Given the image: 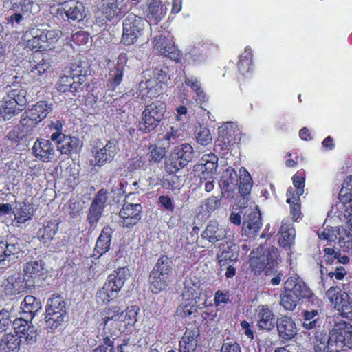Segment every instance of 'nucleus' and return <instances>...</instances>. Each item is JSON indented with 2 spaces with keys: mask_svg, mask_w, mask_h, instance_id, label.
Returning <instances> with one entry per match:
<instances>
[{
  "mask_svg": "<svg viewBox=\"0 0 352 352\" xmlns=\"http://www.w3.org/2000/svg\"><path fill=\"white\" fill-rule=\"evenodd\" d=\"M257 326L259 329L270 331L275 326L274 315L267 306L262 305L256 309Z\"/></svg>",
  "mask_w": 352,
  "mask_h": 352,
  "instance_id": "obj_20",
  "label": "nucleus"
},
{
  "mask_svg": "<svg viewBox=\"0 0 352 352\" xmlns=\"http://www.w3.org/2000/svg\"><path fill=\"white\" fill-rule=\"evenodd\" d=\"M150 150V159L151 161L156 163L159 162L166 155V151L164 148L157 147L156 146H151Z\"/></svg>",
  "mask_w": 352,
  "mask_h": 352,
  "instance_id": "obj_63",
  "label": "nucleus"
},
{
  "mask_svg": "<svg viewBox=\"0 0 352 352\" xmlns=\"http://www.w3.org/2000/svg\"><path fill=\"white\" fill-rule=\"evenodd\" d=\"M298 302V300L296 299V297L290 291L286 290V292L280 297V305L285 310L292 311L296 308Z\"/></svg>",
  "mask_w": 352,
  "mask_h": 352,
  "instance_id": "obj_54",
  "label": "nucleus"
},
{
  "mask_svg": "<svg viewBox=\"0 0 352 352\" xmlns=\"http://www.w3.org/2000/svg\"><path fill=\"white\" fill-rule=\"evenodd\" d=\"M116 327L104 322V330L102 333L103 337V342L105 345L112 347L113 345V340L117 336Z\"/></svg>",
  "mask_w": 352,
  "mask_h": 352,
  "instance_id": "obj_53",
  "label": "nucleus"
},
{
  "mask_svg": "<svg viewBox=\"0 0 352 352\" xmlns=\"http://www.w3.org/2000/svg\"><path fill=\"white\" fill-rule=\"evenodd\" d=\"M314 346L316 352H338L334 342L330 340V333L327 335L323 331H317L315 334Z\"/></svg>",
  "mask_w": 352,
  "mask_h": 352,
  "instance_id": "obj_25",
  "label": "nucleus"
},
{
  "mask_svg": "<svg viewBox=\"0 0 352 352\" xmlns=\"http://www.w3.org/2000/svg\"><path fill=\"white\" fill-rule=\"evenodd\" d=\"M14 333L3 336L0 342V352H19L21 338L18 336L17 332Z\"/></svg>",
  "mask_w": 352,
  "mask_h": 352,
  "instance_id": "obj_28",
  "label": "nucleus"
},
{
  "mask_svg": "<svg viewBox=\"0 0 352 352\" xmlns=\"http://www.w3.org/2000/svg\"><path fill=\"white\" fill-rule=\"evenodd\" d=\"M112 229L110 227H104L96 243L95 251L101 256L106 253L110 248Z\"/></svg>",
  "mask_w": 352,
  "mask_h": 352,
  "instance_id": "obj_32",
  "label": "nucleus"
},
{
  "mask_svg": "<svg viewBox=\"0 0 352 352\" xmlns=\"http://www.w3.org/2000/svg\"><path fill=\"white\" fill-rule=\"evenodd\" d=\"M21 307L24 314L30 315V320L33 319L42 307L41 301L33 296H26Z\"/></svg>",
  "mask_w": 352,
  "mask_h": 352,
  "instance_id": "obj_34",
  "label": "nucleus"
},
{
  "mask_svg": "<svg viewBox=\"0 0 352 352\" xmlns=\"http://www.w3.org/2000/svg\"><path fill=\"white\" fill-rule=\"evenodd\" d=\"M339 229L338 228H324L323 231L318 232V237L321 239L328 240L329 241H333L337 239L338 234H339Z\"/></svg>",
  "mask_w": 352,
  "mask_h": 352,
  "instance_id": "obj_61",
  "label": "nucleus"
},
{
  "mask_svg": "<svg viewBox=\"0 0 352 352\" xmlns=\"http://www.w3.org/2000/svg\"><path fill=\"white\" fill-rule=\"evenodd\" d=\"M166 110V104L160 101L146 106L139 121V131L143 133L153 131L163 120Z\"/></svg>",
  "mask_w": 352,
  "mask_h": 352,
  "instance_id": "obj_4",
  "label": "nucleus"
},
{
  "mask_svg": "<svg viewBox=\"0 0 352 352\" xmlns=\"http://www.w3.org/2000/svg\"><path fill=\"white\" fill-rule=\"evenodd\" d=\"M150 289L153 294H158L164 290L170 283L171 279L152 270L148 278Z\"/></svg>",
  "mask_w": 352,
  "mask_h": 352,
  "instance_id": "obj_29",
  "label": "nucleus"
},
{
  "mask_svg": "<svg viewBox=\"0 0 352 352\" xmlns=\"http://www.w3.org/2000/svg\"><path fill=\"white\" fill-rule=\"evenodd\" d=\"M50 67V63L47 60L43 58L38 61H30V72H34L37 71L38 74L45 73Z\"/></svg>",
  "mask_w": 352,
  "mask_h": 352,
  "instance_id": "obj_57",
  "label": "nucleus"
},
{
  "mask_svg": "<svg viewBox=\"0 0 352 352\" xmlns=\"http://www.w3.org/2000/svg\"><path fill=\"white\" fill-rule=\"evenodd\" d=\"M34 155L43 162L51 161L55 154L54 147L50 140H37L32 148Z\"/></svg>",
  "mask_w": 352,
  "mask_h": 352,
  "instance_id": "obj_21",
  "label": "nucleus"
},
{
  "mask_svg": "<svg viewBox=\"0 0 352 352\" xmlns=\"http://www.w3.org/2000/svg\"><path fill=\"white\" fill-rule=\"evenodd\" d=\"M107 191L104 189L100 190L94 199L92 201L87 215V221L91 228H96L102 217L107 201Z\"/></svg>",
  "mask_w": 352,
  "mask_h": 352,
  "instance_id": "obj_12",
  "label": "nucleus"
},
{
  "mask_svg": "<svg viewBox=\"0 0 352 352\" xmlns=\"http://www.w3.org/2000/svg\"><path fill=\"white\" fill-rule=\"evenodd\" d=\"M34 286V281L24 277L20 273L9 276L3 283V290L6 295L13 296L25 292Z\"/></svg>",
  "mask_w": 352,
  "mask_h": 352,
  "instance_id": "obj_10",
  "label": "nucleus"
},
{
  "mask_svg": "<svg viewBox=\"0 0 352 352\" xmlns=\"http://www.w3.org/2000/svg\"><path fill=\"white\" fill-rule=\"evenodd\" d=\"M335 324L330 331V340L334 342L335 346H347L352 349V325L340 319V317H333Z\"/></svg>",
  "mask_w": 352,
  "mask_h": 352,
  "instance_id": "obj_9",
  "label": "nucleus"
},
{
  "mask_svg": "<svg viewBox=\"0 0 352 352\" xmlns=\"http://www.w3.org/2000/svg\"><path fill=\"white\" fill-rule=\"evenodd\" d=\"M10 311L5 308L0 309V334L6 332L10 326L12 319Z\"/></svg>",
  "mask_w": 352,
  "mask_h": 352,
  "instance_id": "obj_59",
  "label": "nucleus"
},
{
  "mask_svg": "<svg viewBox=\"0 0 352 352\" xmlns=\"http://www.w3.org/2000/svg\"><path fill=\"white\" fill-rule=\"evenodd\" d=\"M117 145L114 141H109L106 145L96 151L95 154V164L101 166L110 162L117 154Z\"/></svg>",
  "mask_w": 352,
  "mask_h": 352,
  "instance_id": "obj_24",
  "label": "nucleus"
},
{
  "mask_svg": "<svg viewBox=\"0 0 352 352\" xmlns=\"http://www.w3.org/2000/svg\"><path fill=\"white\" fill-rule=\"evenodd\" d=\"M201 237L214 244L226 237V231L218 222L210 221L201 234Z\"/></svg>",
  "mask_w": 352,
  "mask_h": 352,
  "instance_id": "obj_22",
  "label": "nucleus"
},
{
  "mask_svg": "<svg viewBox=\"0 0 352 352\" xmlns=\"http://www.w3.org/2000/svg\"><path fill=\"white\" fill-rule=\"evenodd\" d=\"M153 270L171 279L173 276V262L168 256H163L157 260Z\"/></svg>",
  "mask_w": 352,
  "mask_h": 352,
  "instance_id": "obj_42",
  "label": "nucleus"
},
{
  "mask_svg": "<svg viewBox=\"0 0 352 352\" xmlns=\"http://www.w3.org/2000/svg\"><path fill=\"white\" fill-rule=\"evenodd\" d=\"M197 345L195 333L192 331H186L179 341V352H194Z\"/></svg>",
  "mask_w": 352,
  "mask_h": 352,
  "instance_id": "obj_41",
  "label": "nucleus"
},
{
  "mask_svg": "<svg viewBox=\"0 0 352 352\" xmlns=\"http://www.w3.org/2000/svg\"><path fill=\"white\" fill-rule=\"evenodd\" d=\"M167 79L166 74L162 70H157L154 72L153 76L147 79L144 82L141 81L140 88L145 85V88H164L166 86L165 81Z\"/></svg>",
  "mask_w": 352,
  "mask_h": 352,
  "instance_id": "obj_37",
  "label": "nucleus"
},
{
  "mask_svg": "<svg viewBox=\"0 0 352 352\" xmlns=\"http://www.w3.org/2000/svg\"><path fill=\"white\" fill-rule=\"evenodd\" d=\"M336 308L340 311V315L342 317L352 320V300L346 293L336 298Z\"/></svg>",
  "mask_w": 352,
  "mask_h": 352,
  "instance_id": "obj_35",
  "label": "nucleus"
},
{
  "mask_svg": "<svg viewBox=\"0 0 352 352\" xmlns=\"http://www.w3.org/2000/svg\"><path fill=\"white\" fill-rule=\"evenodd\" d=\"M128 12V0H102L96 13V21L99 25H107L119 21Z\"/></svg>",
  "mask_w": 352,
  "mask_h": 352,
  "instance_id": "obj_2",
  "label": "nucleus"
},
{
  "mask_svg": "<svg viewBox=\"0 0 352 352\" xmlns=\"http://www.w3.org/2000/svg\"><path fill=\"white\" fill-rule=\"evenodd\" d=\"M21 111L22 109L17 107L15 102L6 96L0 101V121L10 120Z\"/></svg>",
  "mask_w": 352,
  "mask_h": 352,
  "instance_id": "obj_27",
  "label": "nucleus"
},
{
  "mask_svg": "<svg viewBox=\"0 0 352 352\" xmlns=\"http://www.w3.org/2000/svg\"><path fill=\"white\" fill-rule=\"evenodd\" d=\"M194 150L190 144L185 143L176 146L165 161V169L171 174L175 173L192 161Z\"/></svg>",
  "mask_w": 352,
  "mask_h": 352,
  "instance_id": "obj_5",
  "label": "nucleus"
},
{
  "mask_svg": "<svg viewBox=\"0 0 352 352\" xmlns=\"http://www.w3.org/2000/svg\"><path fill=\"white\" fill-rule=\"evenodd\" d=\"M65 318V315H63L61 313L59 314L58 312H52V311L50 313L45 314L44 324L41 325L51 329H56L64 322Z\"/></svg>",
  "mask_w": 352,
  "mask_h": 352,
  "instance_id": "obj_48",
  "label": "nucleus"
},
{
  "mask_svg": "<svg viewBox=\"0 0 352 352\" xmlns=\"http://www.w3.org/2000/svg\"><path fill=\"white\" fill-rule=\"evenodd\" d=\"M32 38L28 39L26 47L32 51H44L51 49L62 35L59 30H47L34 28L30 30Z\"/></svg>",
  "mask_w": 352,
  "mask_h": 352,
  "instance_id": "obj_3",
  "label": "nucleus"
},
{
  "mask_svg": "<svg viewBox=\"0 0 352 352\" xmlns=\"http://www.w3.org/2000/svg\"><path fill=\"white\" fill-rule=\"evenodd\" d=\"M220 206L221 199H218L217 197L212 196L204 201L201 205V208L203 212L210 213L215 211Z\"/></svg>",
  "mask_w": 352,
  "mask_h": 352,
  "instance_id": "obj_56",
  "label": "nucleus"
},
{
  "mask_svg": "<svg viewBox=\"0 0 352 352\" xmlns=\"http://www.w3.org/2000/svg\"><path fill=\"white\" fill-rule=\"evenodd\" d=\"M147 19L155 23L158 22L162 16V5L160 0H147L146 10Z\"/></svg>",
  "mask_w": 352,
  "mask_h": 352,
  "instance_id": "obj_38",
  "label": "nucleus"
},
{
  "mask_svg": "<svg viewBox=\"0 0 352 352\" xmlns=\"http://www.w3.org/2000/svg\"><path fill=\"white\" fill-rule=\"evenodd\" d=\"M56 16H63L65 14L69 21H81L85 17V6L74 0L65 1L59 4L56 10Z\"/></svg>",
  "mask_w": 352,
  "mask_h": 352,
  "instance_id": "obj_14",
  "label": "nucleus"
},
{
  "mask_svg": "<svg viewBox=\"0 0 352 352\" xmlns=\"http://www.w3.org/2000/svg\"><path fill=\"white\" fill-rule=\"evenodd\" d=\"M243 172L245 173V177L243 178V181L241 182L240 185L239 186V193L243 196L245 197L248 195L252 189V185L251 184V177L250 175L246 171V170H243ZM247 202V200L245 197L242 199L241 201H239V204H241V206L242 205H245V204Z\"/></svg>",
  "mask_w": 352,
  "mask_h": 352,
  "instance_id": "obj_51",
  "label": "nucleus"
},
{
  "mask_svg": "<svg viewBox=\"0 0 352 352\" xmlns=\"http://www.w3.org/2000/svg\"><path fill=\"white\" fill-rule=\"evenodd\" d=\"M124 72L120 69L113 68L109 73V83L111 86L116 87L122 81Z\"/></svg>",
  "mask_w": 352,
  "mask_h": 352,
  "instance_id": "obj_60",
  "label": "nucleus"
},
{
  "mask_svg": "<svg viewBox=\"0 0 352 352\" xmlns=\"http://www.w3.org/2000/svg\"><path fill=\"white\" fill-rule=\"evenodd\" d=\"M12 102H15L16 107H23L30 100L27 89H11L6 96Z\"/></svg>",
  "mask_w": 352,
  "mask_h": 352,
  "instance_id": "obj_45",
  "label": "nucleus"
},
{
  "mask_svg": "<svg viewBox=\"0 0 352 352\" xmlns=\"http://www.w3.org/2000/svg\"><path fill=\"white\" fill-rule=\"evenodd\" d=\"M287 202L290 205V214L294 221H296L301 212L300 205L299 204L300 198L295 196L294 190L292 188H289L287 192Z\"/></svg>",
  "mask_w": 352,
  "mask_h": 352,
  "instance_id": "obj_43",
  "label": "nucleus"
},
{
  "mask_svg": "<svg viewBox=\"0 0 352 352\" xmlns=\"http://www.w3.org/2000/svg\"><path fill=\"white\" fill-rule=\"evenodd\" d=\"M51 111L52 108L50 106L47 105L44 101H40L30 109L25 111L24 114L38 124Z\"/></svg>",
  "mask_w": 352,
  "mask_h": 352,
  "instance_id": "obj_30",
  "label": "nucleus"
},
{
  "mask_svg": "<svg viewBox=\"0 0 352 352\" xmlns=\"http://www.w3.org/2000/svg\"><path fill=\"white\" fill-rule=\"evenodd\" d=\"M238 250V246L232 242L221 243L219 252L217 254L220 265L223 266L227 261H232L236 260Z\"/></svg>",
  "mask_w": 352,
  "mask_h": 352,
  "instance_id": "obj_26",
  "label": "nucleus"
},
{
  "mask_svg": "<svg viewBox=\"0 0 352 352\" xmlns=\"http://www.w3.org/2000/svg\"><path fill=\"white\" fill-rule=\"evenodd\" d=\"M206 303V295L199 289L190 302H182L177 309V312L183 317L192 314L195 315L198 311V309L205 306Z\"/></svg>",
  "mask_w": 352,
  "mask_h": 352,
  "instance_id": "obj_17",
  "label": "nucleus"
},
{
  "mask_svg": "<svg viewBox=\"0 0 352 352\" xmlns=\"http://www.w3.org/2000/svg\"><path fill=\"white\" fill-rule=\"evenodd\" d=\"M130 277L127 267H119L107 277L104 286L97 293L98 304H106L118 296V292L123 287L125 281Z\"/></svg>",
  "mask_w": 352,
  "mask_h": 352,
  "instance_id": "obj_1",
  "label": "nucleus"
},
{
  "mask_svg": "<svg viewBox=\"0 0 352 352\" xmlns=\"http://www.w3.org/2000/svg\"><path fill=\"white\" fill-rule=\"evenodd\" d=\"M153 48L159 54L168 57L177 63H179L182 58V53L176 47L173 37L168 30H162L160 34L154 37Z\"/></svg>",
  "mask_w": 352,
  "mask_h": 352,
  "instance_id": "obj_6",
  "label": "nucleus"
},
{
  "mask_svg": "<svg viewBox=\"0 0 352 352\" xmlns=\"http://www.w3.org/2000/svg\"><path fill=\"white\" fill-rule=\"evenodd\" d=\"M32 216V208L25 203H23V204L20 206V208L17 209L14 212V219L12 221V225L19 227L21 224L30 219Z\"/></svg>",
  "mask_w": 352,
  "mask_h": 352,
  "instance_id": "obj_44",
  "label": "nucleus"
},
{
  "mask_svg": "<svg viewBox=\"0 0 352 352\" xmlns=\"http://www.w3.org/2000/svg\"><path fill=\"white\" fill-rule=\"evenodd\" d=\"M236 124L233 122H226L223 126L219 128V138L218 142H222L223 145L227 147L232 141V133Z\"/></svg>",
  "mask_w": 352,
  "mask_h": 352,
  "instance_id": "obj_46",
  "label": "nucleus"
},
{
  "mask_svg": "<svg viewBox=\"0 0 352 352\" xmlns=\"http://www.w3.org/2000/svg\"><path fill=\"white\" fill-rule=\"evenodd\" d=\"M43 265L41 261H30L26 263L23 267L25 276L34 281V278L43 274Z\"/></svg>",
  "mask_w": 352,
  "mask_h": 352,
  "instance_id": "obj_39",
  "label": "nucleus"
},
{
  "mask_svg": "<svg viewBox=\"0 0 352 352\" xmlns=\"http://www.w3.org/2000/svg\"><path fill=\"white\" fill-rule=\"evenodd\" d=\"M242 223V233L249 238H255L262 227L261 214L258 210L246 208Z\"/></svg>",
  "mask_w": 352,
  "mask_h": 352,
  "instance_id": "obj_11",
  "label": "nucleus"
},
{
  "mask_svg": "<svg viewBox=\"0 0 352 352\" xmlns=\"http://www.w3.org/2000/svg\"><path fill=\"white\" fill-rule=\"evenodd\" d=\"M142 209L140 204H133L125 201L119 212V216L122 219V226L126 228L135 226L141 219Z\"/></svg>",
  "mask_w": 352,
  "mask_h": 352,
  "instance_id": "obj_15",
  "label": "nucleus"
},
{
  "mask_svg": "<svg viewBox=\"0 0 352 352\" xmlns=\"http://www.w3.org/2000/svg\"><path fill=\"white\" fill-rule=\"evenodd\" d=\"M18 336L21 338V343L25 342L27 344H30L36 342L37 333L34 327H20Z\"/></svg>",
  "mask_w": 352,
  "mask_h": 352,
  "instance_id": "obj_49",
  "label": "nucleus"
},
{
  "mask_svg": "<svg viewBox=\"0 0 352 352\" xmlns=\"http://www.w3.org/2000/svg\"><path fill=\"white\" fill-rule=\"evenodd\" d=\"M199 286L196 283H192L191 281L186 280L184 283V287L182 291L183 302H188L190 301L195 295L199 292Z\"/></svg>",
  "mask_w": 352,
  "mask_h": 352,
  "instance_id": "obj_52",
  "label": "nucleus"
},
{
  "mask_svg": "<svg viewBox=\"0 0 352 352\" xmlns=\"http://www.w3.org/2000/svg\"><path fill=\"white\" fill-rule=\"evenodd\" d=\"M254 252H251L250 265L256 270L260 271L266 269V272L270 270L278 259V250L271 248L265 250L260 256H255Z\"/></svg>",
  "mask_w": 352,
  "mask_h": 352,
  "instance_id": "obj_13",
  "label": "nucleus"
},
{
  "mask_svg": "<svg viewBox=\"0 0 352 352\" xmlns=\"http://www.w3.org/2000/svg\"><path fill=\"white\" fill-rule=\"evenodd\" d=\"M58 230V224L56 222H47L40 229L39 234L45 243L54 239Z\"/></svg>",
  "mask_w": 352,
  "mask_h": 352,
  "instance_id": "obj_50",
  "label": "nucleus"
},
{
  "mask_svg": "<svg viewBox=\"0 0 352 352\" xmlns=\"http://www.w3.org/2000/svg\"><path fill=\"white\" fill-rule=\"evenodd\" d=\"M285 288L287 291H290L298 301L301 299L309 298L314 295L305 283L295 277H290L285 281Z\"/></svg>",
  "mask_w": 352,
  "mask_h": 352,
  "instance_id": "obj_18",
  "label": "nucleus"
},
{
  "mask_svg": "<svg viewBox=\"0 0 352 352\" xmlns=\"http://www.w3.org/2000/svg\"><path fill=\"white\" fill-rule=\"evenodd\" d=\"M34 6L32 0H16L14 3H12L10 10L14 11H20L22 14L32 12V9Z\"/></svg>",
  "mask_w": 352,
  "mask_h": 352,
  "instance_id": "obj_55",
  "label": "nucleus"
},
{
  "mask_svg": "<svg viewBox=\"0 0 352 352\" xmlns=\"http://www.w3.org/2000/svg\"><path fill=\"white\" fill-rule=\"evenodd\" d=\"M197 142L201 145L206 146L212 142L210 132L207 128H201L197 133Z\"/></svg>",
  "mask_w": 352,
  "mask_h": 352,
  "instance_id": "obj_62",
  "label": "nucleus"
},
{
  "mask_svg": "<svg viewBox=\"0 0 352 352\" xmlns=\"http://www.w3.org/2000/svg\"><path fill=\"white\" fill-rule=\"evenodd\" d=\"M123 311H122L118 307H113L112 308H109L107 310V316L105 317V322L109 324L108 322L109 320H119L123 316Z\"/></svg>",
  "mask_w": 352,
  "mask_h": 352,
  "instance_id": "obj_64",
  "label": "nucleus"
},
{
  "mask_svg": "<svg viewBox=\"0 0 352 352\" xmlns=\"http://www.w3.org/2000/svg\"><path fill=\"white\" fill-rule=\"evenodd\" d=\"M238 184V175L235 170L228 168L223 171L220 186L223 189L233 191Z\"/></svg>",
  "mask_w": 352,
  "mask_h": 352,
  "instance_id": "obj_40",
  "label": "nucleus"
},
{
  "mask_svg": "<svg viewBox=\"0 0 352 352\" xmlns=\"http://www.w3.org/2000/svg\"><path fill=\"white\" fill-rule=\"evenodd\" d=\"M6 250L5 252L7 254V259L8 261L11 260L10 257L14 256L16 258L22 251L23 243L21 239L14 236H11L8 239L6 243H5Z\"/></svg>",
  "mask_w": 352,
  "mask_h": 352,
  "instance_id": "obj_36",
  "label": "nucleus"
},
{
  "mask_svg": "<svg viewBox=\"0 0 352 352\" xmlns=\"http://www.w3.org/2000/svg\"><path fill=\"white\" fill-rule=\"evenodd\" d=\"M252 58V50L248 46L245 48L244 52L239 56L237 63L239 72L243 76H245L252 72L254 67Z\"/></svg>",
  "mask_w": 352,
  "mask_h": 352,
  "instance_id": "obj_31",
  "label": "nucleus"
},
{
  "mask_svg": "<svg viewBox=\"0 0 352 352\" xmlns=\"http://www.w3.org/2000/svg\"><path fill=\"white\" fill-rule=\"evenodd\" d=\"M280 236L278 239V243L280 247L290 250L295 243L296 231L294 227L289 223V221L284 219L279 230Z\"/></svg>",
  "mask_w": 352,
  "mask_h": 352,
  "instance_id": "obj_23",
  "label": "nucleus"
},
{
  "mask_svg": "<svg viewBox=\"0 0 352 352\" xmlns=\"http://www.w3.org/2000/svg\"><path fill=\"white\" fill-rule=\"evenodd\" d=\"M81 147V142L76 137H63L57 145V149L62 153L68 155L71 152H77Z\"/></svg>",
  "mask_w": 352,
  "mask_h": 352,
  "instance_id": "obj_33",
  "label": "nucleus"
},
{
  "mask_svg": "<svg viewBox=\"0 0 352 352\" xmlns=\"http://www.w3.org/2000/svg\"><path fill=\"white\" fill-rule=\"evenodd\" d=\"M37 124V122L23 113L17 128L10 131L8 137L15 142L23 140L34 133Z\"/></svg>",
  "mask_w": 352,
  "mask_h": 352,
  "instance_id": "obj_16",
  "label": "nucleus"
},
{
  "mask_svg": "<svg viewBox=\"0 0 352 352\" xmlns=\"http://www.w3.org/2000/svg\"><path fill=\"white\" fill-rule=\"evenodd\" d=\"M87 75L82 74L81 66L72 64L63 70V74L60 76L58 85L59 87L65 88H88L89 84L87 82Z\"/></svg>",
  "mask_w": 352,
  "mask_h": 352,
  "instance_id": "obj_7",
  "label": "nucleus"
},
{
  "mask_svg": "<svg viewBox=\"0 0 352 352\" xmlns=\"http://www.w3.org/2000/svg\"><path fill=\"white\" fill-rule=\"evenodd\" d=\"M278 333L283 340H290L297 334V327L292 318L282 316L276 322Z\"/></svg>",
  "mask_w": 352,
  "mask_h": 352,
  "instance_id": "obj_19",
  "label": "nucleus"
},
{
  "mask_svg": "<svg viewBox=\"0 0 352 352\" xmlns=\"http://www.w3.org/2000/svg\"><path fill=\"white\" fill-rule=\"evenodd\" d=\"M145 22L142 17L133 13L129 14L123 21L122 42L125 45L137 43L138 38L142 35Z\"/></svg>",
  "mask_w": 352,
  "mask_h": 352,
  "instance_id": "obj_8",
  "label": "nucleus"
},
{
  "mask_svg": "<svg viewBox=\"0 0 352 352\" xmlns=\"http://www.w3.org/2000/svg\"><path fill=\"white\" fill-rule=\"evenodd\" d=\"M58 312L66 315L65 302L59 295H53L48 300L46 313Z\"/></svg>",
  "mask_w": 352,
  "mask_h": 352,
  "instance_id": "obj_47",
  "label": "nucleus"
},
{
  "mask_svg": "<svg viewBox=\"0 0 352 352\" xmlns=\"http://www.w3.org/2000/svg\"><path fill=\"white\" fill-rule=\"evenodd\" d=\"M292 179L295 188H291L294 190L295 196L300 198V196L304 193L305 178L301 175V173L298 172L293 176Z\"/></svg>",
  "mask_w": 352,
  "mask_h": 352,
  "instance_id": "obj_58",
  "label": "nucleus"
}]
</instances>
